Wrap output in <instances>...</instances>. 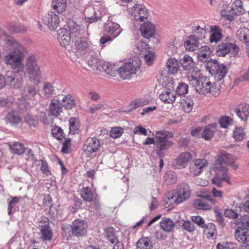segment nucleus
Wrapping results in <instances>:
<instances>
[{
    "label": "nucleus",
    "mask_w": 249,
    "mask_h": 249,
    "mask_svg": "<svg viewBox=\"0 0 249 249\" xmlns=\"http://www.w3.org/2000/svg\"><path fill=\"white\" fill-rule=\"evenodd\" d=\"M5 42L8 46L13 49L12 52L5 56V64L10 65L17 72H22L24 68L22 61L27 53L26 49L12 38L7 39Z\"/></svg>",
    "instance_id": "nucleus-1"
},
{
    "label": "nucleus",
    "mask_w": 249,
    "mask_h": 249,
    "mask_svg": "<svg viewBox=\"0 0 249 249\" xmlns=\"http://www.w3.org/2000/svg\"><path fill=\"white\" fill-rule=\"evenodd\" d=\"M140 65V61L137 58L131 62L124 64L122 67L118 69L117 71L122 79H129L139 71Z\"/></svg>",
    "instance_id": "nucleus-2"
},
{
    "label": "nucleus",
    "mask_w": 249,
    "mask_h": 249,
    "mask_svg": "<svg viewBox=\"0 0 249 249\" xmlns=\"http://www.w3.org/2000/svg\"><path fill=\"white\" fill-rule=\"evenodd\" d=\"M26 69L30 81L34 84H37L39 83L41 79L40 68L34 56H30L28 58Z\"/></svg>",
    "instance_id": "nucleus-3"
},
{
    "label": "nucleus",
    "mask_w": 249,
    "mask_h": 249,
    "mask_svg": "<svg viewBox=\"0 0 249 249\" xmlns=\"http://www.w3.org/2000/svg\"><path fill=\"white\" fill-rule=\"evenodd\" d=\"M207 69L217 81L222 80L228 72V69L223 64H219L217 60H212L207 63Z\"/></svg>",
    "instance_id": "nucleus-4"
},
{
    "label": "nucleus",
    "mask_w": 249,
    "mask_h": 249,
    "mask_svg": "<svg viewBox=\"0 0 249 249\" xmlns=\"http://www.w3.org/2000/svg\"><path fill=\"white\" fill-rule=\"evenodd\" d=\"M101 144L99 141L95 137L88 138L84 142L83 150L89 157L96 155V152L100 150Z\"/></svg>",
    "instance_id": "nucleus-5"
},
{
    "label": "nucleus",
    "mask_w": 249,
    "mask_h": 249,
    "mask_svg": "<svg viewBox=\"0 0 249 249\" xmlns=\"http://www.w3.org/2000/svg\"><path fill=\"white\" fill-rule=\"evenodd\" d=\"M190 195V189L189 185L187 183H182L177 187L172 199L176 203L179 204L188 199Z\"/></svg>",
    "instance_id": "nucleus-6"
},
{
    "label": "nucleus",
    "mask_w": 249,
    "mask_h": 249,
    "mask_svg": "<svg viewBox=\"0 0 249 249\" xmlns=\"http://www.w3.org/2000/svg\"><path fill=\"white\" fill-rule=\"evenodd\" d=\"M239 47L234 43L222 42L219 44L216 48V54L218 56H224L231 53L233 55L237 54Z\"/></svg>",
    "instance_id": "nucleus-7"
},
{
    "label": "nucleus",
    "mask_w": 249,
    "mask_h": 249,
    "mask_svg": "<svg viewBox=\"0 0 249 249\" xmlns=\"http://www.w3.org/2000/svg\"><path fill=\"white\" fill-rule=\"evenodd\" d=\"M212 83L206 77L203 76L198 78L196 82L195 89L197 92L205 94L210 92H213Z\"/></svg>",
    "instance_id": "nucleus-8"
},
{
    "label": "nucleus",
    "mask_w": 249,
    "mask_h": 249,
    "mask_svg": "<svg viewBox=\"0 0 249 249\" xmlns=\"http://www.w3.org/2000/svg\"><path fill=\"white\" fill-rule=\"evenodd\" d=\"M131 14L136 21H142L148 16V11L143 5L136 4L131 9Z\"/></svg>",
    "instance_id": "nucleus-9"
},
{
    "label": "nucleus",
    "mask_w": 249,
    "mask_h": 249,
    "mask_svg": "<svg viewBox=\"0 0 249 249\" xmlns=\"http://www.w3.org/2000/svg\"><path fill=\"white\" fill-rule=\"evenodd\" d=\"M87 228V223L85 220L76 219L73 222L71 226V232L76 237H81L86 233Z\"/></svg>",
    "instance_id": "nucleus-10"
},
{
    "label": "nucleus",
    "mask_w": 249,
    "mask_h": 249,
    "mask_svg": "<svg viewBox=\"0 0 249 249\" xmlns=\"http://www.w3.org/2000/svg\"><path fill=\"white\" fill-rule=\"evenodd\" d=\"M44 23L51 30L56 29L59 26V17L54 12H50L45 15L43 19Z\"/></svg>",
    "instance_id": "nucleus-11"
},
{
    "label": "nucleus",
    "mask_w": 249,
    "mask_h": 249,
    "mask_svg": "<svg viewBox=\"0 0 249 249\" xmlns=\"http://www.w3.org/2000/svg\"><path fill=\"white\" fill-rule=\"evenodd\" d=\"M191 154L189 152H183L179 157L174 160L172 165L176 169H181L185 168L192 160Z\"/></svg>",
    "instance_id": "nucleus-12"
},
{
    "label": "nucleus",
    "mask_w": 249,
    "mask_h": 249,
    "mask_svg": "<svg viewBox=\"0 0 249 249\" xmlns=\"http://www.w3.org/2000/svg\"><path fill=\"white\" fill-rule=\"evenodd\" d=\"M74 49L77 55L86 54L89 51V43L84 37L78 38L74 42Z\"/></svg>",
    "instance_id": "nucleus-13"
},
{
    "label": "nucleus",
    "mask_w": 249,
    "mask_h": 249,
    "mask_svg": "<svg viewBox=\"0 0 249 249\" xmlns=\"http://www.w3.org/2000/svg\"><path fill=\"white\" fill-rule=\"evenodd\" d=\"M105 31L115 38L118 36L121 33L122 29L119 24L112 22L111 20H108L105 23L104 26Z\"/></svg>",
    "instance_id": "nucleus-14"
},
{
    "label": "nucleus",
    "mask_w": 249,
    "mask_h": 249,
    "mask_svg": "<svg viewBox=\"0 0 249 249\" xmlns=\"http://www.w3.org/2000/svg\"><path fill=\"white\" fill-rule=\"evenodd\" d=\"M140 30L142 36L148 39L155 35L156 28L154 24L150 22H147L141 25Z\"/></svg>",
    "instance_id": "nucleus-15"
},
{
    "label": "nucleus",
    "mask_w": 249,
    "mask_h": 249,
    "mask_svg": "<svg viewBox=\"0 0 249 249\" xmlns=\"http://www.w3.org/2000/svg\"><path fill=\"white\" fill-rule=\"evenodd\" d=\"M73 37H74L72 36L68 30L65 28L61 29L57 35L60 44L63 47L68 46L70 44L71 38Z\"/></svg>",
    "instance_id": "nucleus-16"
},
{
    "label": "nucleus",
    "mask_w": 249,
    "mask_h": 249,
    "mask_svg": "<svg viewBox=\"0 0 249 249\" xmlns=\"http://www.w3.org/2000/svg\"><path fill=\"white\" fill-rule=\"evenodd\" d=\"M68 32L74 37L79 36L83 32V27L77 24L74 20L69 19L67 22Z\"/></svg>",
    "instance_id": "nucleus-17"
},
{
    "label": "nucleus",
    "mask_w": 249,
    "mask_h": 249,
    "mask_svg": "<svg viewBox=\"0 0 249 249\" xmlns=\"http://www.w3.org/2000/svg\"><path fill=\"white\" fill-rule=\"evenodd\" d=\"M102 64V60L97 53L91 52L89 58L88 59V64L94 71L100 70Z\"/></svg>",
    "instance_id": "nucleus-18"
},
{
    "label": "nucleus",
    "mask_w": 249,
    "mask_h": 249,
    "mask_svg": "<svg viewBox=\"0 0 249 249\" xmlns=\"http://www.w3.org/2000/svg\"><path fill=\"white\" fill-rule=\"evenodd\" d=\"M235 113L242 121H246L249 116V105L247 104L239 105L235 108Z\"/></svg>",
    "instance_id": "nucleus-19"
},
{
    "label": "nucleus",
    "mask_w": 249,
    "mask_h": 249,
    "mask_svg": "<svg viewBox=\"0 0 249 249\" xmlns=\"http://www.w3.org/2000/svg\"><path fill=\"white\" fill-rule=\"evenodd\" d=\"M159 97L162 101L168 104H172L175 101L176 95L172 89L166 88L162 91Z\"/></svg>",
    "instance_id": "nucleus-20"
},
{
    "label": "nucleus",
    "mask_w": 249,
    "mask_h": 249,
    "mask_svg": "<svg viewBox=\"0 0 249 249\" xmlns=\"http://www.w3.org/2000/svg\"><path fill=\"white\" fill-rule=\"evenodd\" d=\"M184 45L186 50L194 51L198 48V39L195 35L190 36L186 38Z\"/></svg>",
    "instance_id": "nucleus-21"
},
{
    "label": "nucleus",
    "mask_w": 249,
    "mask_h": 249,
    "mask_svg": "<svg viewBox=\"0 0 249 249\" xmlns=\"http://www.w3.org/2000/svg\"><path fill=\"white\" fill-rule=\"evenodd\" d=\"M210 41L211 43H217L222 38V30L216 25L211 26L210 27Z\"/></svg>",
    "instance_id": "nucleus-22"
},
{
    "label": "nucleus",
    "mask_w": 249,
    "mask_h": 249,
    "mask_svg": "<svg viewBox=\"0 0 249 249\" xmlns=\"http://www.w3.org/2000/svg\"><path fill=\"white\" fill-rule=\"evenodd\" d=\"M217 131V124L215 123L206 126L202 132V138L206 141L210 140Z\"/></svg>",
    "instance_id": "nucleus-23"
},
{
    "label": "nucleus",
    "mask_w": 249,
    "mask_h": 249,
    "mask_svg": "<svg viewBox=\"0 0 249 249\" xmlns=\"http://www.w3.org/2000/svg\"><path fill=\"white\" fill-rule=\"evenodd\" d=\"M14 74L10 72L6 74V83L10 86L15 89L19 88L23 83V80L21 77L16 78Z\"/></svg>",
    "instance_id": "nucleus-24"
},
{
    "label": "nucleus",
    "mask_w": 249,
    "mask_h": 249,
    "mask_svg": "<svg viewBox=\"0 0 249 249\" xmlns=\"http://www.w3.org/2000/svg\"><path fill=\"white\" fill-rule=\"evenodd\" d=\"M231 11L235 16H240L246 13V10L243 7L242 1L240 0H236L231 5Z\"/></svg>",
    "instance_id": "nucleus-25"
},
{
    "label": "nucleus",
    "mask_w": 249,
    "mask_h": 249,
    "mask_svg": "<svg viewBox=\"0 0 249 249\" xmlns=\"http://www.w3.org/2000/svg\"><path fill=\"white\" fill-rule=\"evenodd\" d=\"M9 149L14 154L21 155L25 151V147L23 143L17 142H10L7 143Z\"/></svg>",
    "instance_id": "nucleus-26"
},
{
    "label": "nucleus",
    "mask_w": 249,
    "mask_h": 249,
    "mask_svg": "<svg viewBox=\"0 0 249 249\" xmlns=\"http://www.w3.org/2000/svg\"><path fill=\"white\" fill-rule=\"evenodd\" d=\"M181 67L184 71L190 72L193 70L195 63L191 57L189 55H185L183 58L180 60Z\"/></svg>",
    "instance_id": "nucleus-27"
},
{
    "label": "nucleus",
    "mask_w": 249,
    "mask_h": 249,
    "mask_svg": "<svg viewBox=\"0 0 249 249\" xmlns=\"http://www.w3.org/2000/svg\"><path fill=\"white\" fill-rule=\"evenodd\" d=\"M235 238L239 242L243 244H248L249 242V234L244 230L237 229L234 233Z\"/></svg>",
    "instance_id": "nucleus-28"
},
{
    "label": "nucleus",
    "mask_w": 249,
    "mask_h": 249,
    "mask_svg": "<svg viewBox=\"0 0 249 249\" xmlns=\"http://www.w3.org/2000/svg\"><path fill=\"white\" fill-rule=\"evenodd\" d=\"M50 111L51 114L54 116H58L62 111V106L60 104V100L53 99L50 105Z\"/></svg>",
    "instance_id": "nucleus-29"
},
{
    "label": "nucleus",
    "mask_w": 249,
    "mask_h": 249,
    "mask_svg": "<svg viewBox=\"0 0 249 249\" xmlns=\"http://www.w3.org/2000/svg\"><path fill=\"white\" fill-rule=\"evenodd\" d=\"M236 36L240 41L249 42V29L245 27H240L236 32Z\"/></svg>",
    "instance_id": "nucleus-30"
},
{
    "label": "nucleus",
    "mask_w": 249,
    "mask_h": 249,
    "mask_svg": "<svg viewBox=\"0 0 249 249\" xmlns=\"http://www.w3.org/2000/svg\"><path fill=\"white\" fill-rule=\"evenodd\" d=\"M53 9L58 14H61L65 11L67 7L66 0H53L52 3Z\"/></svg>",
    "instance_id": "nucleus-31"
},
{
    "label": "nucleus",
    "mask_w": 249,
    "mask_h": 249,
    "mask_svg": "<svg viewBox=\"0 0 249 249\" xmlns=\"http://www.w3.org/2000/svg\"><path fill=\"white\" fill-rule=\"evenodd\" d=\"M38 90L34 86H27L24 87L21 95L24 99L26 100L34 97L36 94Z\"/></svg>",
    "instance_id": "nucleus-32"
},
{
    "label": "nucleus",
    "mask_w": 249,
    "mask_h": 249,
    "mask_svg": "<svg viewBox=\"0 0 249 249\" xmlns=\"http://www.w3.org/2000/svg\"><path fill=\"white\" fill-rule=\"evenodd\" d=\"M102 68L106 73L110 76H115L118 69L113 64L107 62L101 64L100 69Z\"/></svg>",
    "instance_id": "nucleus-33"
},
{
    "label": "nucleus",
    "mask_w": 249,
    "mask_h": 249,
    "mask_svg": "<svg viewBox=\"0 0 249 249\" xmlns=\"http://www.w3.org/2000/svg\"><path fill=\"white\" fill-rule=\"evenodd\" d=\"M173 144V142L171 141H165L163 142H160L157 143V147L158 150H156V153L159 157H161L163 154V151L167 150Z\"/></svg>",
    "instance_id": "nucleus-34"
},
{
    "label": "nucleus",
    "mask_w": 249,
    "mask_h": 249,
    "mask_svg": "<svg viewBox=\"0 0 249 249\" xmlns=\"http://www.w3.org/2000/svg\"><path fill=\"white\" fill-rule=\"evenodd\" d=\"M85 16V18L87 22L92 23L94 21H98L99 17L95 16L94 9L92 7H89L86 9L84 12Z\"/></svg>",
    "instance_id": "nucleus-35"
},
{
    "label": "nucleus",
    "mask_w": 249,
    "mask_h": 249,
    "mask_svg": "<svg viewBox=\"0 0 249 249\" xmlns=\"http://www.w3.org/2000/svg\"><path fill=\"white\" fill-rule=\"evenodd\" d=\"M173 134L168 131H157L155 134V139L157 142H163L167 141L168 138H172Z\"/></svg>",
    "instance_id": "nucleus-36"
},
{
    "label": "nucleus",
    "mask_w": 249,
    "mask_h": 249,
    "mask_svg": "<svg viewBox=\"0 0 249 249\" xmlns=\"http://www.w3.org/2000/svg\"><path fill=\"white\" fill-rule=\"evenodd\" d=\"M180 104L185 112L189 113L192 111L194 102L189 96L184 97L180 101Z\"/></svg>",
    "instance_id": "nucleus-37"
},
{
    "label": "nucleus",
    "mask_w": 249,
    "mask_h": 249,
    "mask_svg": "<svg viewBox=\"0 0 249 249\" xmlns=\"http://www.w3.org/2000/svg\"><path fill=\"white\" fill-rule=\"evenodd\" d=\"M230 178L228 174H216L215 176L212 179V182L217 187L222 186V182L225 181L228 183H230Z\"/></svg>",
    "instance_id": "nucleus-38"
},
{
    "label": "nucleus",
    "mask_w": 249,
    "mask_h": 249,
    "mask_svg": "<svg viewBox=\"0 0 249 249\" xmlns=\"http://www.w3.org/2000/svg\"><path fill=\"white\" fill-rule=\"evenodd\" d=\"M60 104L62 107H63L67 109H70L75 106V102L71 95H67L60 100Z\"/></svg>",
    "instance_id": "nucleus-39"
},
{
    "label": "nucleus",
    "mask_w": 249,
    "mask_h": 249,
    "mask_svg": "<svg viewBox=\"0 0 249 249\" xmlns=\"http://www.w3.org/2000/svg\"><path fill=\"white\" fill-rule=\"evenodd\" d=\"M6 122L12 125H17L21 121V118L15 112H9L6 117Z\"/></svg>",
    "instance_id": "nucleus-40"
},
{
    "label": "nucleus",
    "mask_w": 249,
    "mask_h": 249,
    "mask_svg": "<svg viewBox=\"0 0 249 249\" xmlns=\"http://www.w3.org/2000/svg\"><path fill=\"white\" fill-rule=\"evenodd\" d=\"M160 225L161 228L164 231L170 232L174 228L175 224L171 219L165 218L163 219L160 222Z\"/></svg>",
    "instance_id": "nucleus-41"
},
{
    "label": "nucleus",
    "mask_w": 249,
    "mask_h": 249,
    "mask_svg": "<svg viewBox=\"0 0 249 249\" xmlns=\"http://www.w3.org/2000/svg\"><path fill=\"white\" fill-rule=\"evenodd\" d=\"M213 170H214L216 174L218 173V174H228V169L226 165L222 163L221 161H219V160L217 159H216L213 164Z\"/></svg>",
    "instance_id": "nucleus-42"
},
{
    "label": "nucleus",
    "mask_w": 249,
    "mask_h": 249,
    "mask_svg": "<svg viewBox=\"0 0 249 249\" xmlns=\"http://www.w3.org/2000/svg\"><path fill=\"white\" fill-rule=\"evenodd\" d=\"M236 223L238 225V229L244 230L249 229V215H242L236 220Z\"/></svg>",
    "instance_id": "nucleus-43"
},
{
    "label": "nucleus",
    "mask_w": 249,
    "mask_h": 249,
    "mask_svg": "<svg viewBox=\"0 0 249 249\" xmlns=\"http://www.w3.org/2000/svg\"><path fill=\"white\" fill-rule=\"evenodd\" d=\"M81 196L83 200L87 202H91L93 199V193L89 187L82 188L80 191Z\"/></svg>",
    "instance_id": "nucleus-44"
},
{
    "label": "nucleus",
    "mask_w": 249,
    "mask_h": 249,
    "mask_svg": "<svg viewBox=\"0 0 249 249\" xmlns=\"http://www.w3.org/2000/svg\"><path fill=\"white\" fill-rule=\"evenodd\" d=\"M167 68L169 71L172 73H176L178 70V63L177 59L171 58L169 59L166 63Z\"/></svg>",
    "instance_id": "nucleus-45"
},
{
    "label": "nucleus",
    "mask_w": 249,
    "mask_h": 249,
    "mask_svg": "<svg viewBox=\"0 0 249 249\" xmlns=\"http://www.w3.org/2000/svg\"><path fill=\"white\" fill-rule=\"evenodd\" d=\"M41 238L44 241H50L53 236V232L48 225H45L41 229Z\"/></svg>",
    "instance_id": "nucleus-46"
},
{
    "label": "nucleus",
    "mask_w": 249,
    "mask_h": 249,
    "mask_svg": "<svg viewBox=\"0 0 249 249\" xmlns=\"http://www.w3.org/2000/svg\"><path fill=\"white\" fill-rule=\"evenodd\" d=\"M152 246L150 240L147 237L141 238L137 243L138 249H151Z\"/></svg>",
    "instance_id": "nucleus-47"
},
{
    "label": "nucleus",
    "mask_w": 249,
    "mask_h": 249,
    "mask_svg": "<svg viewBox=\"0 0 249 249\" xmlns=\"http://www.w3.org/2000/svg\"><path fill=\"white\" fill-rule=\"evenodd\" d=\"M233 137L236 141H241L245 138L246 132L242 127H236L233 130Z\"/></svg>",
    "instance_id": "nucleus-48"
},
{
    "label": "nucleus",
    "mask_w": 249,
    "mask_h": 249,
    "mask_svg": "<svg viewBox=\"0 0 249 249\" xmlns=\"http://www.w3.org/2000/svg\"><path fill=\"white\" fill-rule=\"evenodd\" d=\"M148 104V101L143 99H138L132 101L130 104V111L133 110L138 107H142Z\"/></svg>",
    "instance_id": "nucleus-49"
},
{
    "label": "nucleus",
    "mask_w": 249,
    "mask_h": 249,
    "mask_svg": "<svg viewBox=\"0 0 249 249\" xmlns=\"http://www.w3.org/2000/svg\"><path fill=\"white\" fill-rule=\"evenodd\" d=\"M164 180L167 184L175 183L177 180V176L174 172L169 171L164 176Z\"/></svg>",
    "instance_id": "nucleus-50"
},
{
    "label": "nucleus",
    "mask_w": 249,
    "mask_h": 249,
    "mask_svg": "<svg viewBox=\"0 0 249 249\" xmlns=\"http://www.w3.org/2000/svg\"><path fill=\"white\" fill-rule=\"evenodd\" d=\"M232 155L226 152L222 153L217 159L225 165L232 164Z\"/></svg>",
    "instance_id": "nucleus-51"
},
{
    "label": "nucleus",
    "mask_w": 249,
    "mask_h": 249,
    "mask_svg": "<svg viewBox=\"0 0 249 249\" xmlns=\"http://www.w3.org/2000/svg\"><path fill=\"white\" fill-rule=\"evenodd\" d=\"M194 206L199 210H209L212 208L211 206L200 199H196L194 202Z\"/></svg>",
    "instance_id": "nucleus-52"
},
{
    "label": "nucleus",
    "mask_w": 249,
    "mask_h": 249,
    "mask_svg": "<svg viewBox=\"0 0 249 249\" xmlns=\"http://www.w3.org/2000/svg\"><path fill=\"white\" fill-rule=\"evenodd\" d=\"M137 49L138 50L137 53L142 55L149 52L148 45L145 42L142 41H139L137 43Z\"/></svg>",
    "instance_id": "nucleus-53"
},
{
    "label": "nucleus",
    "mask_w": 249,
    "mask_h": 249,
    "mask_svg": "<svg viewBox=\"0 0 249 249\" xmlns=\"http://www.w3.org/2000/svg\"><path fill=\"white\" fill-rule=\"evenodd\" d=\"M43 90L44 96L47 98L50 97L54 92V89L52 84L48 82L44 83Z\"/></svg>",
    "instance_id": "nucleus-54"
},
{
    "label": "nucleus",
    "mask_w": 249,
    "mask_h": 249,
    "mask_svg": "<svg viewBox=\"0 0 249 249\" xmlns=\"http://www.w3.org/2000/svg\"><path fill=\"white\" fill-rule=\"evenodd\" d=\"M188 91V86L184 83H179L176 89V93L179 96L186 94Z\"/></svg>",
    "instance_id": "nucleus-55"
},
{
    "label": "nucleus",
    "mask_w": 249,
    "mask_h": 249,
    "mask_svg": "<svg viewBox=\"0 0 249 249\" xmlns=\"http://www.w3.org/2000/svg\"><path fill=\"white\" fill-rule=\"evenodd\" d=\"M205 231L208 234V237H213L216 233L215 226L212 223L208 224L206 226Z\"/></svg>",
    "instance_id": "nucleus-56"
},
{
    "label": "nucleus",
    "mask_w": 249,
    "mask_h": 249,
    "mask_svg": "<svg viewBox=\"0 0 249 249\" xmlns=\"http://www.w3.org/2000/svg\"><path fill=\"white\" fill-rule=\"evenodd\" d=\"M123 133V129L119 127H114L110 131V136L114 139L121 137Z\"/></svg>",
    "instance_id": "nucleus-57"
},
{
    "label": "nucleus",
    "mask_w": 249,
    "mask_h": 249,
    "mask_svg": "<svg viewBox=\"0 0 249 249\" xmlns=\"http://www.w3.org/2000/svg\"><path fill=\"white\" fill-rule=\"evenodd\" d=\"M53 136L58 140H61L63 138V130L58 126H55L52 130Z\"/></svg>",
    "instance_id": "nucleus-58"
},
{
    "label": "nucleus",
    "mask_w": 249,
    "mask_h": 249,
    "mask_svg": "<svg viewBox=\"0 0 249 249\" xmlns=\"http://www.w3.org/2000/svg\"><path fill=\"white\" fill-rule=\"evenodd\" d=\"M232 122V119L230 117H222L219 121V124L221 127L227 128Z\"/></svg>",
    "instance_id": "nucleus-59"
},
{
    "label": "nucleus",
    "mask_w": 249,
    "mask_h": 249,
    "mask_svg": "<svg viewBox=\"0 0 249 249\" xmlns=\"http://www.w3.org/2000/svg\"><path fill=\"white\" fill-rule=\"evenodd\" d=\"M69 131L71 134H75L78 132V129L76 125L75 119L71 118L69 121Z\"/></svg>",
    "instance_id": "nucleus-60"
},
{
    "label": "nucleus",
    "mask_w": 249,
    "mask_h": 249,
    "mask_svg": "<svg viewBox=\"0 0 249 249\" xmlns=\"http://www.w3.org/2000/svg\"><path fill=\"white\" fill-rule=\"evenodd\" d=\"M191 220L193 222L196 224L198 226L201 228L206 227L205 221L203 218L199 215L192 216Z\"/></svg>",
    "instance_id": "nucleus-61"
},
{
    "label": "nucleus",
    "mask_w": 249,
    "mask_h": 249,
    "mask_svg": "<svg viewBox=\"0 0 249 249\" xmlns=\"http://www.w3.org/2000/svg\"><path fill=\"white\" fill-rule=\"evenodd\" d=\"M194 32L196 35L197 36V38L202 39L205 38L207 35V32L206 30L200 26H197L196 29L194 30Z\"/></svg>",
    "instance_id": "nucleus-62"
},
{
    "label": "nucleus",
    "mask_w": 249,
    "mask_h": 249,
    "mask_svg": "<svg viewBox=\"0 0 249 249\" xmlns=\"http://www.w3.org/2000/svg\"><path fill=\"white\" fill-rule=\"evenodd\" d=\"M214 212L215 214L217 222L220 225L223 226L224 223V219L223 217L222 213L220 212V209L217 207H216L214 209Z\"/></svg>",
    "instance_id": "nucleus-63"
},
{
    "label": "nucleus",
    "mask_w": 249,
    "mask_h": 249,
    "mask_svg": "<svg viewBox=\"0 0 249 249\" xmlns=\"http://www.w3.org/2000/svg\"><path fill=\"white\" fill-rule=\"evenodd\" d=\"M217 249H236L235 245L232 243H224L223 245L219 243L216 247Z\"/></svg>",
    "instance_id": "nucleus-64"
}]
</instances>
